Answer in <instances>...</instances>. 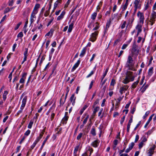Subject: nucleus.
I'll return each instance as SVG.
<instances>
[{"label": "nucleus", "mask_w": 156, "mask_h": 156, "mask_svg": "<svg viewBox=\"0 0 156 156\" xmlns=\"http://www.w3.org/2000/svg\"><path fill=\"white\" fill-rule=\"evenodd\" d=\"M133 72L128 71L126 73L125 78L123 80L122 82L125 84L128 83L130 80L132 81L134 80L135 77L133 76Z\"/></svg>", "instance_id": "obj_1"}, {"label": "nucleus", "mask_w": 156, "mask_h": 156, "mask_svg": "<svg viewBox=\"0 0 156 156\" xmlns=\"http://www.w3.org/2000/svg\"><path fill=\"white\" fill-rule=\"evenodd\" d=\"M98 34V31H96L90 35V38L89 40L94 42L95 41L96 39L97 36Z\"/></svg>", "instance_id": "obj_2"}, {"label": "nucleus", "mask_w": 156, "mask_h": 156, "mask_svg": "<svg viewBox=\"0 0 156 156\" xmlns=\"http://www.w3.org/2000/svg\"><path fill=\"white\" fill-rule=\"evenodd\" d=\"M137 16L140 17V23L143 24L144 20V14L143 13L141 12L140 11H139L137 13Z\"/></svg>", "instance_id": "obj_3"}, {"label": "nucleus", "mask_w": 156, "mask_h": 156, "mask_svg": "<svg viewBox=\"0 0 156 156\" xmlns=\"http://www.w3.org/2000/svg\"><path fill=\"white\" fill-rule=\"evenodd\" d=\"M133 62V60L132 57L130 55H129L126 65L128 67H130V66L132 65L131 64Z\"/></svg>", "instance_id": "obj_4"}, {"label": "nucleus", "mask_w": 156, "mask_h": 156, "mask_svg": "<svg viewBox=\"0 0 156 156\" xmlns=\"http://www.w3.org/2000/svg\"><path fill=\"white\" fill-rule=\"evenodd\" d=\"M129 86L128 85H124L122 87H121L120 88L119 92L122 95L123 93L125 92L128 89Z\"/></svg>", "instance_id": "obj_5"}, {"label": "nucleus", "mask_w": 156, "mask_h": 156, "mask_svg": "<svg viewBox=\"0 0 156 156\" xmlns=\"http://www.w3.org/2000/svg\"><path fill=\"white\" fill-rule=\"evenodd\" d=\"M140 0H135L134 2V7L136 9H140L141 4H139Z\"/></svg>", "instance_id": "obj_6"}, {"label": "nucleus", "mask_w": 156, "mask_h": 156, "mask_svg": "<svg viewBox=\"0 0 156 156\" xmlns=\"http://www.w3.org/2000/svg\"><path fill=\"white\" fill-rule=\"evenodd\" d=\"M100 143V140H97L93 141L91 144V145L94 147H97Z\"/></svg>", "instance_id": "obj_7"}, {"label": "nucleus", "mask_w": 156, "mask_h": 156, "mask_svg": "<svg viewBox=\"0 0 156 156\" xmlns=\"http://www.w3.org/2000/svg\"><path fill=\"white\" fill-rule=\"evenodd\" d=\"M27 75L26 73H23L22 76V77L20 79V83H24L25 80L26 78V76Z\"/></svg>", "instance_id": "obj_8"}, {"label": "nucleus", "mask_w": 156, "mask_h": 156, "mask_svg": "<svg viewBox=\"0 0 156 156\" xmlns=\"http://www.w3.org/2000/svg\"><path fill=\"white\" fill-rule=\"evenodd\" d=\"M128 142V141L127 139H126V140H125V141L124 142V144H123V146H124V148L123 150H120L119 151V153L120 154H121V153H122L123 152H124V151L126 147V145L127 144Z\"/></svg>", "instance_id": "obj_9"}, {"label": "nucleus", "mask_w": 156, "mask_h": 156, "mask_svg": "<svg viewBox=\"0 0 156 156\" xmlns=\"http://www.w3.org/2000/svg\"><path fill=\"white\" fill-rule=\"evenodd\" d=\"M80 62L79 60L77 61V62L75 64L71 69V71L73 72L78 67Z\"/></svg>", "instance_id": "obj_10"}, {"label": "nucleus", "mask_w": 156, "mask_h": 156, "mask_svg": "<svg viewBox=\"0 0 156 156\" xmlns=\"http://www.w3.org/2000/svg\"><path fill=\"white\" fill-rule=\"evenodd\" d=\"M27 97L26 96H25L23 98V99L22 100V104L21 107L23 108H24L27 102Z\"/></svg>", "instance_id": "obj_11"}, {"label": "nucleus", "mask_w": 156, "mask_h": 156, "mask_svg": "<svg viewBox=\"0 0 156 156\" xmlns=\"http://www.w3.org/2000/svg\"><path fill=\"white\" fill-rule=\"evenodd\" d=\"M154 115V114H152L150 116V117H149V118L147 121V122H146V124H145V126H144V127L145 128H146L147 127V126L148 125L149 123L150 122L152 119V117H153V116Z\"/></svg>", "instance_id": "obj_12"}, {"label": "nucleus", "mask_w": 156, "mask_h": 156, "mask_svg": "<svg viewBox=\"0 0 156 156\" xmlns=\"http://www.w3.org/2000/svg\"><path fill=\"white\" fill-rule=\"evenodd\" d=\"M40 5L39 4H36L35 6L33 12H34L35 14H37L38 12V9L40 7Z\"/></svg>", "instance_id": "obj_13"}, {"label": "nucleus", "mask_w": 156, "mask_h": 156, "mask_svg": "<svg viewBox=\"0 0 156 156\" xmlns=\"http://www.w3.org/2000/svg\"><path fill=\"white\" fill-rule=\"evenodd\" d=\"M97 16V12H94L91 15V19L93 20L92 21V22L93 23H94V20L95 19Z\"/></svg>", "instance_id": "obj_14"}, {"label": "nucleus", "mask_w": 156, "mask_h": 156, "mask_svg": "<svg viewBox=\"0 0 156 156\" xmlns=\"http://www.w3.org/2000/svg\"><path fill=\"white\" fill-rule=\"evenodd\" d=\"M55 30V29L53 28H51L50 31L48 32L45 35V36H49L50 35L51 36H52L53 34V33Z\"/></svg>", "instance_id": "obj_15"}, {"label": "nucleus", "mask_w": 156, "mask_h": 156, "mask_svg": "<svg viewBox=\"0 0 156 156\" xmlns=\"http://www.w3.org/2000/svg\"><path fill=\"white\" fill-rule=\"evenodd\" d=\"M74 25V23L72 22L69 26L68 32L70 33L71 32Z\"/></svg>", "instance_id": "obj_16"}, {"label": "nucleus", "mask_w": 156, "mask_h": 156, "mask_svg": "<svg viewBox=\"0 0 156 156\" xmlns=\"http://www.w3.org/2000/svg\"><path fill=\"white\" fill-rule=\"evenodd\" d=\"M139 82V80H138L134 82L132 85L131 86V89L133 90L135 89L136 87V86L138 84V83Z\"/></svg>", "instance_id": "obj_17"}, {"label": "nucleus", "mask_w": 156, "mask_h": 156, "mask_svg": "<svg viewBox=\"0 0 156 156\" xmlns=\"http://www.w3.org/2000/svg\"><path fill=\"white\" fill-rule=\"evenodd\" d=\"M136 28L138 32H141L142 31V25L140 24H137L136 26Z\"/></svg>", "instance_id": "obj_18"}, {"label": "nucleus", "mask_w": 156, "mask_h": 156, "mask_svg": "<svg viewBox=\"0 0 156 156\" xmlns=\"http://www.w3.org/2000/svg\"><path fill=\"white\" fill-rule=\"evenodd\" d=\"M86 51V48H84L82 51L80 56L81 57H83L85 54Z\"/></svg>", "instance_id": "obj_19"}, {"label": "nucleus", "mask_w": 156, "mask_h": 156, "mask_svg": "<svg viewBox=\"0 0 156 156\" xmlns=\"http://www.w3.org/2000/svg\"><path fill=\"white\" fill-rule=\"evenodd\" d=\"M153 73V67H151L149 69L148 71V75L149 76H151Z\"/></svg>", "instance_id": "obj_20"}, {"label": "nucleus", "mask_w": 156, "mask_h": 156, "mask_svg": "<svg viewBox=\"0 0 156 156\" xmlns=\"http://www.w3.org/2000/svg\"><path fill=\"white\" fill-rule=\"evenodd\" d=\"M64 96V94H63L60 99V106L61 107V106H62L64 104L66 100H64V101H63L62 100V97Z\"/></svg>", "instance_id": "obj_21"}, {"label": "nucleus", "mask_w": 156, "mask_h": 156, "mask_svg": "<svg viewBox=\"0 0 156 156\" xmlns=\"http://www.w3.org/2000/svg\"><path fill=\"white\" fill-rule=\"evenodd\" d=\"M8 94L7 91H4V94L3 95V99L4 101H5L6 98V96Z\"/></svg>", "instance_id": "obj_22"}, {"label": "nucleus", "mask_w": 156, "mask_h": 156, "mask_svg": "<svg viewBox=\"0 0 156 156\" xmlns=\"http://www.w3.org/2000/svg\"><path fill=\"white\" fill-rule=\"evenodd\" d=\"M150 17L154 19H156V12H155L154 11H153L151 13Z\"/></svg>", "instance_id": "obj_23"}, {"label": "nucleus", "mask_w": 156, "mask_h": 156, "mask_svg": "<svg viewBox=\"0 0 156 156\" xmlns=\"http://www.w3.org/2000/svg\"><path fill=\"white\" fill-rule=\"evenodd\" d=\"M90 133L93 136H95L96 135V131L94 128H92L90 131Z\"/></svg>", "instance_id": "obj_24"}, {"label": "nucleus", "mask_w": 156, "mask_h": 156, "mask_svg": "<svg viewBox=\"0 0 156 156\" xmlns=\"http://www.w3.org/2000/svg\"><path fill=\"white\" fill-rule=\"evenodd\" d=\"M108 68L106 69H105V73H104V74H103L102 77L101 78V81H102L103 80V79L104 78V77L106 76V75L107 74V73L108 72Z\"/></svg>", "instance_id": "obj_25"}, {"label": "nucleus", "mask_w": 156, "mask_h": 156, "mask_svg": "<svg viewBox=\"0 0 156 156\" xmlns=\"http://www.w3.org/2000/svg\"><path fill=\"white\" fill-rule=\"evenodd\" d=\"M68 116H65L62 119V123H64V122H66L68 120Z\"/></svg>", "instance_id": "obj_26"}, {"label": "nucleus", "mask_w": 156, "mask_h": 156, "mask_svg": "<svg viewBox=\"0 0 156 156\" xmlns=\"http://www.w3.org/2000/svg\"><path fill=\"white\" fill-rule=\"evenodd\" d=\"M99 107H96L94 109L93 111V114L95 115L96 112H98L99 109Z\"/></svg>", "instance_id": "obj_27"}, {"label": "nucleus", "mask_w": 156, "mask_h": 156, "mask_svg": "<svg viewBox=\"0 0 156 156\" xmlns=\"http://www.w3.org/2000/svg\"><path fill=\"white\" fill-rule=\"evenodd\" d=\"M96 25L95 27H94L93 29V30H98L99 28V23H98V22H97L96 23Z\"/></svg>", "instance_id": "obj_28"}, {"label": "nucleus", "mask_w": 156, "mask_h": 156, "mask_svg": "<svg viewBox=\"0 0 156 156\" xmlns=\"http://www.w3.org/2000/svg\"><path fill=\"white\" fill-rule=\"evenodd\" d=\"M145 145V144H144V143L141 141L138 145L139 148L140 149H141L143 147V146Z\"/></svg>", "instance_id": "obj_29"}, {"label": "nucleus", "mask_w": 156, "mask_h": 156, "mask_svg": "<svg viewBox=\"0 0 156 156\" xmlns=\"http://www.w3.org/2000/svg\"><path fill=\"white\" fill-rule=\"evenodd\" d=\"M33 123V121L30 120L29 122V124L28 126V128L29 129H31L32 127V125Z\"/></svg>", "instance_id": "obj_30"}, {"label": "nucleus", "mask_w": 156, "mask_h": 156, "mask_svg": "<svg viewBox=\"0 0 156 156\" xmlns=\"http://www.w3.org/2000/svg\"><path fill=\"white\" fill-rule=\"evenodd\" d=\"M115 83V80L114 79H112L110 83V85L114 86Z\"/></svg>", "instance_id": "obj_31"}, {"label": "nucleus", "mask_w": 156, "mask_h": 156, "mask_svg": "<svg viewBox=\"0 0 156 156\" xmlns=\"http://www.w3.org/2000/svg\"><path fill=\"white\" fill-rule=\"evenodd\" d=\"M62 0H57L55 2L54 4L55 5L57 6L59 4H61L62 3Z\"/></svg>", "instance_id": "obj_32"}, {"label": "nucleus", "mask_w": 156, "mask_h": 156, "mask_svg": "<svg viewBox=\"0 0 156 156\" xmlns=\"http://www.w3.org/2000/svg\"><path fill=\"white\" fill-rule=\"evenodd\" d=\"M111 22V20L110 18L108 20L106 24V26L109 27Z\"/></svg>", "instance_id": "obj_33"}, {"label": "nucleus", "mask_w": 156, "mask_h": 156, "mask_svg": "<svg viewBox=\"0 0 156 156\" xmlns=\"http://www.w3.org/2000/svg\"><path fill=\"white\" fill-rule=\"evenodd\" d=\"M128 5V4L125 3V5H123V7L122 8V11H124L126 9Z\"/></svg>", "instance_id": "obj_34"}, {"label": "nucleus", "mask_w": 156, "mask_h": 156, "mask_svg": "<svg viewBox=\"0 0 156 156\" xmlns=\"http://www.w3.org/2000/svg\"><path fill=\"white\" fill-rule=\"evenodd\" d=\"M23 108L20 107V110H19L17 113L16 115L17 116H18L20 113L22 112Z\"/></svg>", "instance_id": "obj_35"}, {"label": "nucleus", "mask_w": 156, "mask_h": 156, "mask_svg": "<svg viewBox=\"0 0 156 156\" xmlns=\"http://www.w3.org/2000/svg\"><path fill=\"white\" fill-rule=\"evenodd\" d=\"M34 13H35L33 11L32 12V13H31V15L30 18H36V16H35V15L36 14H35Z\"/></svg>", "instance_id": "obj_36"}, {"label": "nucleus", "mask_w": 156, "mask_h": 156, "mask_svg": "<svg viewBox=\"0 0 156 156\" xmlns=\"http://www.w3.org/2000/svg\"><path fill=\"white\" fill-rule=\"evenodd\" d=\"M99 99H97L94 102V105L93 106V108H94L95 106L97 104H98V103H99Z\"/></svg>", "instance_id": "obj_37"}, {"label": "nucleus", "mask_w": 156, "mask_h": 156, "mask_svg": "<svg viewBox=\"0 0 156 156\" xmlns=\"http://www.w3.org/2000/svg\"><path fill=\"white\" fill-rule=\"evenodd\" d=\"M94 73V71H92L87 76V78H88L91 76L92 75H93Z\"/></svg>", "instance_id": "obj_38"}, {"label": "nucleus", "mask_w": 156, "mask_h": 156, "mask_svg": "<svg viewBox=\"0 0 156 156\" xmlns=\"http://www.w3.org/2000/svg\"><path fill=\"white\" fill-rule=\"evenodd\" d=\"M134 143L133 142H132L130 144H129V147L132 150V149L133 148V146H134Z\"/></svg>", "instance_id": "obj_39"}, {"label": "nucleus", "mask_w": 156, "mask_h": 156, "mask_svg": "<svg viewBox=\"0 0 156 156\" xmlns=\"http://www.w3.org/2000/svg\"><path fill=\"white\" fill-rule=\"evenodd\" d=\"M10 9L9 8V7H7L5 8L4 11V14H5L6 13H7L9 11H10Z\"/></svg>", "instance_id": "obj_40"}, {"label": "nucleus", "mask_w": 156, "mask_h": 156, "mask_svg": "<svg viewBox=\"0 0 156 156\" xmlns=\"http://www.w3.org/2000/svg\"><path fill=\"white\" fill-rule=\"evenodd\" d=\"M22 24V22H20L19 23H18L16 25V27H15L14 28V29L15 30H17V29H18V28H19L20 26V25Z\"/></svg>", "instance_id": "obj_41"}, {"label": "nucleus", "mask_w": 156, "mask_h": 156, "mask_svg": "<svg viewBox=\"0 0 156 156\" xmlns=\"http://www.w3.org/2000/svg\"><path fill=\"white\" fill-rule=\"evenodd\" d=\"M137 46L135 44L134 45H133V50L135 52L137 51Z\"/></svg>", "instance_id": "obj_42"}, {"label": "nucleus", "mask_w": 156, "mask_h": 156, "mask_svg": "<svg viewBox=\"0 0 156 156\" xmlns=\"http://www.w3.org/2000/svg\"><path fill=\"white\" fill-rule=\"evenodd\" d=\"M125 118V115L122 118H121V119L120 120V124L121 125H122L124 121Z\"/></svg>", "instance_id": "obj_43"}, {"label": "nucleus", "mask_w": 156, "mask_h": 156, "mask_svg": "<svg viewBox=\"0 0 156 156\" xmlns=\"http://www.w3.org/2000/svg\"><path fill=\"white\" fill-rule=\"evenodd\" d=\"M147 141V139L146 138L145 136H143V139L141 141L144 143L145 142Z\"/></svg>", "instance_id": "obj_44"}, {"label": "nucleus", "mask_w": 156, "mask_h": 156, "mask_svg": "<svg viewBox=\"0 0 156 156\" xmlns=\"http://www.w3.org/2000/svg\"><path fill=\"white\" fill-rule=\"evenodd\" d=\"M149 113H150V111H147V112H146V113H145V114L143 116V119H145L146 117H147V116L149 115Z\"/></svg>", "instance_id": "obj_45"}, {"label": "nucleus", "mask_w": 156, "mask_h": 156, "mask_svg": "<svg viewBox=\"0 0 156 156\" xmlns=\"http://www.w3.org/2000/svg\"><path fill=\"white\" fill-rule=\"evenodd\" d=\"M149 22H151L152 23H154L155 22V20L150 17V20H149Z\"/></svg>", "instance_id": "obj_46"}, {"label": "nucleus", "mask_w": 156, "mask_h": 156, "mask_svg": "<svg viewBox=\"0 0 156 156\" xmlns=\"http://www.w3.org/2000/svg\"><path fill=\"white\" fill-rule=\"evenodd\" d=\"M71 0H68L67 1V2L66 3V4H65L64 6V8H67L69 5V4Z\"/></svg>", "instance_id": "obj_47"}, {"label": "nucleus", "mask_w": 156, "mask_h": 156, "mask_svg": "<svg viewBox=\"0 0 156 156\" xmlns=\"http://www.w3.org/2000/svg\"><path fill=\"white\" fill-rule=\"evenodd\" d=\"M25 51L24 52V53H23V55H24V56H26L27 57L28 49L27 48H26L25 49Z\"/></svg>", "instance_id": "obj_48"}, {"label": "nucleus", "mask_w": 156, "mask_h": 156, "mask_svg": "<svg viewBox=\"0 0 156 156\" xmlns=\"http://www.w3.org/2000/svg\"><path fill=\"white\" fill-rule=\"evenodd\" d=\"M23 35L22 32H20L17 35V37H23Z\"/></svg>", "instance_id": "obj_49"}, {"label": "nucleus", "mask_w": 156, "mask_h": 156, "mask_svg": "<svg viewBox=\"0 0 156 156\" xmlns=\"http://www.w3.org/2000/svg\"><path fill=\"white\" fill-rule=\"evenodd\" d=\"M83 135L82 133H80L78 135L76 139L77 140H79L80 139V138Z\"/></svg>", "instance_id": "obj_50"}, {"label": "nucleus", "mask_w": 156, "mask_h": 156, "mask_svg": "<svg viewBox=\"0 0 156 156\" xmlns=\"http://www.w3.org/2000/svg\"><path fill=\"white\" fill-rule=\"evenodd\" d=\"M36 144H36L35 142H34L33 144L31 146L30 148V151H31V150H32L35 147Z\"/></svg>", "instance_id": "obj_51"}, {"label": "nucleus", "mask_w": 156, "mask_h": 156, "mask_svg": "<svg viewBox=\"0 0 156 156\" xmlns=\"http://www.w3.org/2000/svg\"><path fill=\"white\" fill-rule=\"evenodd\" d=\"M74 96H75L74 94H73L71 96V97L70 98V101H71V102H72L73 100L74 99V98H75Z\"/></svg>", "instance_id": "obj_52"}, {"label": "nucleus", "mask_w": 156, "mask_h": 156, "mask_svg": "<svg viewBox=\"0 0 156 156\" xmlns=\"http://www.w3.org/2000/svg\"><path fill=\"white\" fill-rule=\"evenodd\" d=\"M30 131L28 129L25 133L24 135L25 136H27L30 134Z\"/></svg>", "instance_id": "obj_53"}, {"label": "nucleus", "mask_w": 156, "mask_h": 156, "mask_svg": "<svg viewBox=\"0 0 156 156\" xmlns=\"http://www.w3.org/2000/svg\"><path fill=\"white\" fill-rule=\"evenodd\" d=\"M126 23V21H125L123 22V23L122 24V25L121 27V28L122 29H123L125 27Z\"/></svg>", "instance_id": "obj_54"}, {"label": "nucleus", "mask_w": 156, "mask_h": 156, "mask_svg": "<svg viewBox=\"0 0 156 156\" xmlns=\"http://www.w3.org/2000/svg\"><path fill=\"white\" fill-rule=\"evenodd\" d=\"M94 82V80H92L91 81V82L90 83V85L89 87V90L91 88H92V86L93 85V83Z\"/></svg>", "instance_id": "obj_55"}, {"label": "nucleus", "mask_w": 156, "mask_h": 156, "mask_svg": "<svg viewBox=\"0 0 156 156\" xmlns=\"http://www.w3.org/2000/svg\"><path fill=\"white\" fill-rule=\"evenodd\" d=\"M80 147V144L77 145L75 147L74 151H77Z\"/></svg>", "instance_id": "obj_56"}, {"label": "nucleus", "mask_w": 156, "mask_h": 156, "mask_svg": "<svg viewBox=\"0 0 156 156\" xmlns=\"http://www.w3.org/2000/svg\"><path fill=\"white\" fill-rule=\"evenodd\" d=\"M49 13V10L46 11L45 13H44V15L45 16H48Z\"/></svg>", "instance_id": "obj_57"}, {"label": "nucleus", "mask_w": 156, "mask_h": 156, "mask_svg": "<svg viewBox=\"0 0 156 156\" xmlns=\"http://www.w3.org/2000/svg\"><path fill=\"white\" fill-rule=\"evenodd\" d=\"M49 137H50L49 135H48V136H47L45 138V140L44 141L43 143V144L44 143V144H45V143L46 142V141L48 140V139L49 138Z\"/></svg>", "instance_id": "obj_58"}, {"label": "nucleus", "mask_w": 156, "mask_h": 156, "mask_svg": "<svg viewBox=\"0 0 156 156\" xmlns=\"http://www.w3.org/2000/svg\"><path fill=\"white\" fill-rule=\"evenodd\" d=\"M139 139V136L138 135H137L136 136L135 139V143H136L138 140Z\"/></svg>", "instance_id": "obj_59"}, {"label": "nucleus", "mask_w": 156, "mask_h": 156, "mask_svg": "<svg viewBox=\"0 0 156 156\" xmlns=\"http://www.w3.org/2000/svg\"><path fill=\"white\" fill-rule=\"evenodd\" d=\"M128 46V44H123L122 47V49H124L127 47Z\"/></svg>", "instance_id": "obj_60"}, {"label": "nucleus", "mask_w": 156, "mask_h": 156, "mask_svg": "<svg viewBox=\"0 0 156 156\" xmlns=\"http://www.w3.org/2000/svg\"><path fill=\"white\" fill-rule=\"evenodd\" d=\"M141 124V121H140L138 124L137 125L136 127L134 129V130H135L136 129L138 128V127L140 126Z\"/></svg>", "instance_id": "obj_61"}, {"label": "nucleus", "mask_w": 156, "mask_h": 156, "mask_svg": "<svg viewBox=\"0 0 156 156\" xmlns=\"http://www.w3.org/2000/svg\"><path fill=\"white\" fill-rule=\"evenodd\" d=\"M14 2V0H12L11 1H10L9 5L10 6H12L13 5V4Z\"/></svg>", "instance_id": "obj_62"}, {"label": "nucleus", "mask_w": 156, "mask_h": 156, "mask_svg": "<svg viewBox=\"0 0 156 156\" xmlns=\"http://www.w3.org/2000/svg\"><path fill=\"white\" fill-rule=\"evenodd\" d=\"M41 139L38 136L36 140L34 142L36 144H37L40 140Z\"/></svg>", "instance_id": "obj_63"}, {"label": "nucleus", "mask_w": 156, "mask_h": 156, "mask_svg": "<svg viewBox=\"0 0 156 156\" xmlns=\"http://www.w3.org/2000/svg\"><path fill=\"white\" fill-rule=\"evenodd\" d=\"M118 142V141L117 140H115L113 141V144L114 145H117Z\"/></svg>", "instance_id": "obj_64"}]
</instances>
